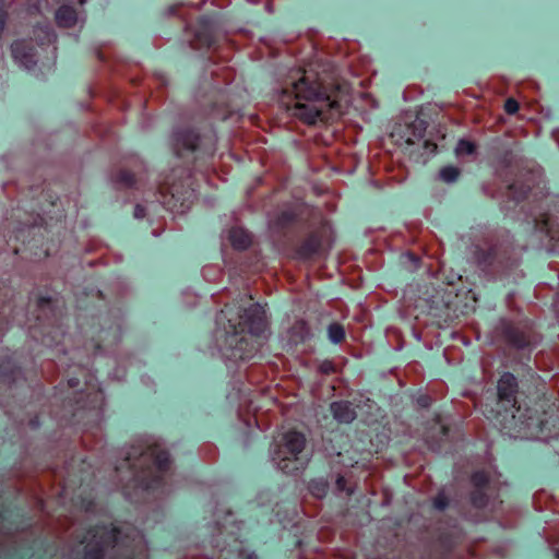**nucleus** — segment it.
Segmentation results:
<instances>
[{
	"label": "nucleus",
	"instance_id": "obj_1",
	"mask_svg": "<svg viewBox=\"0 0 559 559\" xmlns=\"http://www.w3.org/2000/svg\"><path fill=\"white\" fill-rule=\"evenodd\" d=\"M295 103L293 115L307 124L325 122L340 114L336 100L325 93L322 84L302 76L294 83Z\"/></svg>",
	"mask_w": 559,
	"mask_h": 559
},
{
	"label": "nucleus",
	"instance_id": "obj_2",
	"mask_svg": "<svg viewBox=\"0 0 559 559\" xmlns=\"http://www.w3.org/2000/svg\"><path fill=\"white\" fill-rule=\"evenodd\" d=\"M498 405L495 411L498 416L503 413L510 414L514 418V409L516 405V379L511 373H504L498 381Z\"/></svg>",
	"mask_w": 559,
	"mask_h": 559
},
{
	"label": "nucleus",
	"instance_id": "obj_3",
	"mask_svg": "<svg viewBox=\"0 0 559 559\" xmlns=\"http://www.w3.org/2000/svg\"><path fill=\"white\" fill-rule=\"evenodd\" d=\"M306 445V438L302 433L297 431H288L283 437V443L277 448L276 455L278 459V465L282 469L287 467L286 464L282 465L289 459V455L297 459L298 454L302 452Z\"/></svg>",
	"mask_w": 559,
	"mask_h": 559
},
{
	"label": "nucleus",
	"instance_id": "obj_4",
	"mask_svg": "<svg viewBox=\"0 0 559 559\" xmlns=\"http://www.w3.org/2000/svg\"><path fill=\"white\" fill-rule=\"evenodd\" d=\"M199 145V135L190 130L176 133L175 147L178 154L182 151H194Z\"/></svg>",
	"mask_w": 559,
	"mask_h": 559
},
{
	"label": "nucleus",
	"instance_id": "obj_5",
	"mask_svg": "<svg viewBox=\"0 0 559 559\" xmlns=\"http://www.w3.org/2000/svg\"><path fill=\"white\" fill-rule=\"evenodd\" d=\"M310 334V329L305 320H297L289 330V340L294 344H298L306 340Z\"/></svg>",
	"mask_w": 559,
	"mask_h": 559
},
{
	"label": "nucleus",
	"instance_id": "obj_6",
	"mask_svg": "<svg viewBox=\"0 0 559 559\" xmlns=\"http://www.w3.org/2000/svg\"><path fill=\"white\" fill-rule=\"evenodd\" d=\"M58 24L64 27L73 25L76 21V13L70 7H61L57 12Z\"/></svg>",
	"mask_w": 559,
	"mask_h": 559
},
{
	"label": "nucleus",
	"instance_id": "obj_7",
	"mask_svg": "<svg viewBox=\"0 0 559 559\" xmlns=\"http://www.w3.org/2000/svg\"><path fill=\"white\" fill-rule=\"evenodd\" d=\"M230 241L237 249H245L251 243V237L249 234L241 229H235L230 234Z\"/></svg>",
	"mask_w": 559,
	"mask_h": 559
},
{
	"label": "nucleus",
	"instance_id": "obj_8",
	"mask_svg": "<svg viewBox=\"0 0 559 559\" xmlns=\"http://www.w3.org/2000/svg\"><path fill=\"white\" fill-rule=\"evenodd\" d=\"M332 409L334 412V415L341 420L348 421L353 418V412L346 404L334 403L332 405Z\"/></svg>",
	"mask_w": 559,
	"mask_h": 559
},
{
	"label": "nucleus",
	"instance_id": "obj_9",
	"mask_svg": "<svg viewBox=\"0 0 559 559\" xmlns=\"http://www.w3.org/2000/svg\"><path fill=\"white\" fill-rule=\"evenodd\" d=\"M329 335L334 342L343 341L345 336L343 326L338 323L331 324L329 328Z\"/></svg>",
	"mask_w": 559,
	"mask_h": 559
},
{
	"label": "nucleus",
	"instance_id": "obj_10",
	"mask_svg": "<svg viewBox=\"0 0 559 559\" xmlns=\"http://www.w3.org/2000/svg\"><path fill=\"white\" fill-rule=\"evenodd\" d=\"M459 175L460 169L453 166L444 167L440 173L441 178L447 182L454 181L459 177Z\"/></svg>",
	"mask_w": 559,
	"mask_h": 559
},
{
	"label": "nucleus",
	"instance_id": "obj_11",
	"mask_svg": "<svg viewBox=\"0 0 559 559\" xmlns=\"http://www.w3.org/2000/svg\"><path fill=\"white\" fill-rule=\"evenodd\" d=\"M519 108H520V105H519L518 100H515L514 98H508L506 100L504 110L507 114L514 115L515 112H518Z\"/></svg>",
	"mask_w": 559,
	"mask_h": 559
},
{
	"label": "nucleus",
	"instance_id": "obj_12",
	"mask_svg": "<svg viewBox=\"0 0 559 559\" xmlns=\"http://www.w3.org/2000/svg\"><path fill=\"white\" fill-rule=\"evenodd\" d=\"M156 462L160 468H166L169 463L167 453L163 450H157Z\"/></svg>",
	"mask_w": 559,
	"mask_h": 559
},
{
	"label": "nucleus",
	"instance_id": "obj_13",
	"mask_svg": "<svg viewBox=\"0 0 559 559\" xmlns=\"http://www.w3.org/2000/svg\"><path fill=\"white\" fill-rule=\"evenodd\" d=\"M472 480L475 486L480 487L488 483V476L485 473H476L473 475Z\"/></svg>",
	"mask_w": 559,
	"mask_h": 559
},
{
	"label": "nucleus",
	"instance_id": "obj_14",
	"mask_svg": "<svg viewBox=\"0 0 559 559\" xmlns=\"http://www.w3.org/2000/svg\"><path fill=\"white\" fill-rule=\"evenodd\" d=\"M475 150V146L473 143L468 141H461L457 147L459 153H467L471 154Z\"/></svg>",
	"mask_w": 559,
	"mask_h": 559
},
{
	"label": "nucleus",
	"instance_id": "obj_15",
	"mask_svg": "<svg viewBox=\"0 0 559 559\" xmlns=\"http://www.w3.org/2000/svg\"><path fill=\"white\" fill-rule=\"evenodd\" d=\"M118 179L119 181L124 182L126 185H132L134 182L133 175L128 171H120L118 174Z\"/></svg>",
	"mask_w": 559,
	"mask_h": 559
},
{
	"label": "nucleus",
	"instance_id": "obj_16",
	"mask_svg": "<svg viewBox=\"0 0 559 559\" xmlns=\"http://www.w3.org/2000/svg\"><path fill=\"white\" fill-rule=\"evenodd\" d=\"M435 504L438 509H443L448 504L447 498L442 495L438 496L435 499Z\"/></svg>",
	"mask_w": 559,
	"mask_h": 559
},
{
	"label": "nucleus",
	"instance_id": "obj_17",
	"mask_svg": "<svg viewBox=\"0 0 559 559\" xmlns=\"http://www.w3.org/2000/svg\"><path fill=\"white\" fill-rule=\"evenodd\" d=\"M345 479L344 477L340 476L336 480V485L338 487L340 490H343L345 488Z\"/></svg>",
	"mask_w": 559,
	"mask_h": 559
},
{
	"label": "nucleus",
	"instance_id": "obj_18",
	"mask_svg": "<svg viewBox=\"0 0 559 559\" xmlns=\"http://www.w3.org/2000/svg\"><path fill=\"white\" fill-rule=\"evenodd\" d=\"M145 215V210L142 206H136L135 209V216L143 217Z\"/></svg>",
	"mask_w": 559,
	"mask_h": 559
},
{
	"label": "nucleus",
	"instance_id": "obj_19",
	"mask_svg": "<svg viewBox=\"0 0 559 559\" xmlns=\"http://www.w3.org/2000/svg\"><path fill=\"white\" fill-rule=\"evenodd\" d=\"M321 370H322L323 372H329V371H333L334 369H333V367H332L330 364H323V365L321 366Z\"/></svg>",
	"mask_w": 559,
	"mask_h": 559
},
{
	"label": "nucleus",
	"instance_id": "obj_20",
	"mask_svg": "<svg viewBox=\"0 0 559 559\" xmlns=\"http://www.w3.org/2000/svg\"><path fill=\"white\" fill-rule=\"evenodd\" d=\"M50 300L49 299H40V302H49Z\"/></svg>",
	"mask_w": 559,
	"mask_h": 559
},
{
	"label": "nucleus",
	"instance_id": "obj_21",
	"mask_svg": "<svg viewBox=\"0 0 559 559\" xmlns=\"http://www.w3.org/2000/svg\"><path fill=\"white\" fill-rule=\"evenodd\" d=\"M84 1H85V0H80V3L82 4V3H84Z\"/></svg>",
	"mask_w": 559,
	"mask_h": 559
}]
</instances>
